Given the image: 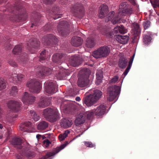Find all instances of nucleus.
Segmentation results:
<instances>
[{
	"label": "nucleus",
	"mask_w": 159,
	"mask_h": 159,
	"mask_svg": "<svg viewBox=\"0 0 159 159\" xmlns=\"http://www.w3.org/2000/svg\"><path fill=\"white\" fill-rule=\"evenodd\" d=\"M91 73L90 70L87 68H83L80 70V76L77 82L79 87L83 88L86 87L89 85L90 80L89 78Z\"/></svg>",
	"instance_id": "obj_1"
},
{
	"label": "nucleus",
	"mask_w": 159,
	"mask_h": 159,
	"mask_svg": "<svg viewBox=\"0 0 159 159\" xmlns=\"http://www.w3.org/2000/svg\"><path fill=\"white\" fill-rule=\"evenodd\" d=\"M43 115L46 120L51 123L56 121L59 118L58 112L50 107L44 109L43 112Z\"/></svg>",
	"instance_id": "obj_2"
},
{
	"label": "nucleus",
	"mask_w": 159,
	"mask_h": 159,
	"mask_svg": "<svg viewBox=\"0 0 159 159\" xmlns=\"http://www.w3.org/2000/svg\"><path fill=\"white\" fill-rule=\"evenodd\" d=\"M110 52V48L107 46L98 48L92 52V56L96 59L105 58L108 56Z\"/></svg>",
	"instance_id": "obj_3"
},
{
	"label": "nucleus",
	"mask_w": 159,
	"mask_h": 159,
	"mask_svg": "<svg viewBox=\"0 0 159 159\" xmlns=\"http://www.w3.org/2000/svg\"><path fill=\"white\" fill-rule=\"evenodd\" d=\"M26 85L29 91L34 93H39L42 89L41 83L36 79H31L28 81Z\"/></svg>",
	"instance_id": "obj_4"
},
{
	"label": "nucleus",
	"mask_w": 159,
	"mask_h": 159,
	"mask_svg": "<svg viewBox=\"0 0 159 159\" xmlns=\"http://www.w3.org/2000/svg\"><path fill=\"white\" fill-rule=\"evenodd\" d=\"M120 90L119 86L115 85L109 87L107 90V100L110 101L114 100L119 94Z\"/></svg>",
	"instance_id": "obj_5"
},
{
	"label": "nucleus",
	"mask_w": 159,
	"mask_h": 159,
	"mask_svg": "<svg viewBox=\"0 0 159 159\" xmlns=\"http://www.w3.org/2000/svg\"><path fill=\"white\" fill-rule=\"evenodd\" d=\"M131 38L132 40L139 39L141 30L139 25L137 23L132 24L131 26Z\"/></svg>",
	"instance_id": "obj_6"
},
{
	"label": "nucleus",
	"mask_w": 159,
	"mask_h": 159,
	"mask_svg": "<svg viewBox=\"0 0 159 159\" xmlns=\"http://www.w3.org/2000/svg\"><path fill=\"white\" fill-rule=\"evenodd\" d=\"M68 144V142L66 141L64 144L61 145L59 147H57L53 150L52 152H48L45 156L42 157L41 159H51L49 158L50 157L54 155L63 149Z\"/></svg>",
	"instance_id": "obj_7"
},
{
	"label": "nucleus",
	"mask_w": 159,
	"mask_h": 159,
	"mask_svg": "<svg viewBox=\"0 0 159 159\" xmlns=\"http://www.w3.org/2000/svg\"><path fill=\"white\" fill-rule=\"evenodd\" d=\"M7 107L11 110L14 112H18L20 109V105L17 101L15 100H10L7 103Z\"/></svg>",
	"instance_id": "obj_8"
},
{
	"label": "nucleus",
	"mask_w": 159,
	"mask_h": 159,
	"mask_svg": "<svg viewBox=\"0 0 159 159\" xmlns=\"http://www.w3.org/2000/svg\"><path fill=\"white\" fill-rule=\"evenodd\" d=\"M35 101V97L27 92H25L22 98V101L28 104H32Z\"/></svg>",
	"instance_id": "obj_9"
},
{
	"label": "nucleus",
	"mask_w": 159,
	"mask_h": 159,
	"mask_svg": "<svg viewBox=\"0 0 159 159\" xmlns=\"http://www.w3.org/2000/svg\"><path fill=\"white\" fill-rule=\"evenodd\" d=\"M38 70L37 73V75L39 77L48 75L52 73L51 69L46 67L43 66L38 68Z\"/></svg>",
	"instance_id": "obj_10"
},
{
	"label": "nucleus",
	"mask_w": 159,
	"mask_h": 159,
	"mask_svg": "<svg viewBox=\"0 0 159 159\" xmlns=\"http://www.w3.org/2000/svg\"><path fill=\"white\" fill-rule=\"evenodd\" d=\"M34 127L30 122L28 121L21 124L20 126V130L27 132H31Z\"/></svg>",
	"instance_id": "obj_11"
},
{
	"label": "nucleus",
	"mask_w": 159,
	"mask_h": 159,
	"mask_svg": "<svg viewBox=\"0 0 159 159\" xmlns=\"http://www.w3.org/2000/svg\"><path fill=\"white\" fill-rule=\"evenodd\" d=\"M129 5L126 2L121 3L119 6V14L122 16L125 15L129 11Z\"/></svg>",
	"instance_id": "obj_12"
},
{
	"label": "nucleus",
	"mask_w": 159,
	"mask_h": 159,
	"mask_svg": "<svg viewBox=\"0 0 159 159\" xmlns=\"http://www.w3.org/2000/svg\"><path fill=\"white\" fill-rule=\"evenodd\" d=\"M56 86L55 83L52 82H47L45 86L46 92L49 94L55 93Z\"/></svg>",
	"instance_id": "obj_13"
},
{
	"label": "nucleus",
	"mask_w": 159,
	"mask_h": 159,
	"mask_svg": "<svg viewBox=\"0 0 159 159\" xmlns=\"http://www.w3.org/2000/svg\"><path fill=\"white\" fill-rule=\"evenodd\" d=\"M81 61L82 59L80 57L73 56L71 57L69 63L71 66L75 67L79 66L81 63Z\"/></svg>",
	"instance_id": "obj_14"
},
{
	"label": "nucleus",
	"mask_w": 159,
	"mask_h": 159,
	"mask_svg": "<svg viewBox=\"0 0 159 159\" xmlns=\"http://www.w3.org/2000/svg\"><path fill=\"white\" fill-rule=\"evenodd\" d=\"M91 94L86 96L83 99V102L87 107H90L96 102Z\"/></svg>",
	"instance_id": "obj_15"
},
{
	"label": "nucleus",
	"mask_w": 159,
	"mask_h": 159,
	"mask_svg": "<svg viewBox=\"0 0 159 159\" xmlns=\"http://www.w3.org/2000/svg\"><path fill=\"white\" fill-rule=\"evenodd\" d=\"M109 12L108 6L104 4L101 5L99 7V17L101 18H103L107 16Z\"/></svg>",
	"instance_id": "obj_16"
},
{
	"label": "nucleus",
	"mask_w": 159,
	"mask_h": 159,
	"mask_svg": "<svg viewBox=\"0 0 159 159\" xmlns=\"http://www.w3.org/2000/svg\"><path fill=\"white\" fill-rule=\"evenodd\" d=\"M118 55L120 57L118 62L119 67L121 69L125 68L128 64L127 59L124 57L123 54L122 53H120Z\"/></svg>",
	"instance_id": "obj_17"
},
{
	"label": "nucleus",
	"mask_w": 159,
	"mask_h": 159,
	"mask_svg": "<svg viewBox=\"0 0 159 159\" xmlns=\"http://www.w3.org/2000/svg\"><path fill=\"white\" fill-rule=\"evenodd\" d=\"M22 140L19 138H14L12 139L11 144L14 146L15 148L20 149L22 148L21 144Z\"/></svg>",
	"instance_id": "obj_18"
},
{
	"label": "nucleus",
	"mask_w": 159,
	"mask_h": 159,
	"mask_svg": "<svg viewBox=\"0 0 159 159\" xmlns=\"http://www.w3.org/2000/svg\"><path fill=\"white\" fill-rule=\"evenodd\" d=\"M72 124V121L71 120L64 118L61 120V125L64 128H67L70 127Z\"/></svg>",
	"instance_id": "obj_19"
},
{
	"label": "nucleus",
	"mask_w": 159,
	"mask_h": 159,
	"mask_svg": "<svg viewBox=\"0 0 159 159\" xmlns=\"http://www.w3.org/2000/svg\"><path fill=\"white\" fill-rule=\"evenodd\" d=\"M85 118L83 113H80L75 121V123L76 126L83 124L85 121Z\"/></svg>",
	"instance_id": "obj_20"
},
{
	"label": "nucleus",
	"mask_w": 159,
	"mask_h": 159,
	"mask_svg": "<svg viewBox=\"0 0 159 159\" xmlns=\"http://www.w3.org/2000/svg\"><path fill=\"white\" fill-rule=\"evenodd\" d=\"M106 108L105 106L104 105H101L95 110V114L97 116H101L105 112Z\"/></svg>",
	"instance_id": "obj_21"
},
{
	"label": "nucleus",
	"mask_w": 159,
	"mask_h": 159,
	"mask_svg": "<svg viewBox=\"0 0 159 159\" xmlns=\"http://www.w3.org/2000/svg\"><path fill=\"white\" fill-rule=\"evenodd\" d=\"M40 42L39 40H29L27 43V46L30 48H38L40 46Z\"/></svg>",
	"instance_id": "obj_22"
},
{
	"label": "nucleus",
	"mask_w": 159,
	"mask_h": 159,
	"mask_svg": "<svg viewBox=\"0 0 159 159\" xmlns=\"http://www.w3.org/2000/svg\"><path fill=\"white\" fill-rule=\"evenodd\" d=\"M58 30L59 33L61 35L66 37L70 33V31L64 27L61 28L60 25L58 27Z\"/></svg>",
	"instance_id": "obj_23"
},
{
	"label": "nucleus",
	"mask_w": 159,
	"mask_h": 159,
	"mask_svg": "<svg viewBox=\"0 0 159 159\" xmlns=\"http://www.w3.org/2000/svg\"><path fill=\"white\" fill-rule=\"evenodd\" d=\"M91 94L92 95L94 99L97 102L101 98L102 93L100 90L96 89L94 90L93 93Z\"/></svg>",
	"instance_id": "obj_24"
},
{
	"label": "nucleus",
	"mask_w": 159,
	"mask_h": 159,
	"mask_svg": "<svg viewBox=\"0 0 159 159\" xmlns=\"http://www.w3.org/2000/svg\"><path fill=\"white\" fill-rule=\"evenodd\" d=\"M69 75V73L67 72V70H64L59 71L57 74L56 76L57 79L61 80L64 79L65 78Z\"/></svg>",
	"instance_id": "obj_25"
},
{
	"label": "nucleus",
	"mask_w": 159,
	"mask_h": 159,
	"mask_svg": "<svg viewBox=\"0 0 159 159\" xmlns=\"http://www.w3.org/2000/svg\"><path fill=\"white\" fill-rule=\"evenodd\" d=\"M48 126V123L46 121H42L40 122L37 126V129L39 130H43Z\"/></svg>",
	"instance_id": "obj_26"
},
{
	"label": "nucleus",
	"mask_w": 159,
	"mask_h": 159,
	"mask_svg": "<svg viewBox=\"0 0 159 159\" xmlns=\"http://www.w3.org/2000/svg\"><path fill=\"white\" fill-rule=\"evenodd\" d=\"M64 54L63 53H57L53 54L52 57V60L53 62H58L63 57Z\"/></svg>",
	"instance_id": "obj_27"
},
{
	"label": "nucleus",
	"mask_w": 159,
	"mask_h": 159,
	"mask_svg": "<svg viewBox=\"0 0 159 159\" xmlns=\"http://www.w3.org/2000/svg\"><path fill=\"white\" fill-rule=\"evenodd\" d=\"M48 100L46 98L41 99L38 103V106L39 107H45L49 105Z\"/></svg>",
	"instance_id": "obj_28"
},
{
	"label": "nucleus",
	"mask_w": 159,
	"mask_h": 159,
	"mask_svg": "<svg viewBox=\"0 0 159 159\" xmlns=\"http://www.w3.org/2000/svg\"><path fill=\"white\" fill-rule=\"evenodd\" d=\"M130 3L133 5L132 7L130 6V14L137 10L139 6L136 0H130Z\"/></svg>",
	"instance_id": "obj_29"
},
{
	"label": "nucleus",
	"mask_w": 159,
	"mask_h": 159,
	"mask_svg": "<svg viewBox=\"0 0 159 159\" xmlns=\"http://www.w3.org/2000/svg\"><path fill=\"white\" fill-rule=\"evenodd\" d=\"M22 154L28 159H31L35 156V153L32 151H26L22 152Z\"/></svg>",
	"instance_id": "obj_30"
},
{
	"label": "nucleus",
	"mask_w": 159,
	"mask_h": 159,
	"mask_svg": "<svg viewBox=\"0 0 159 159\" xmlns=\"http://www.w3.org/2000/svg\"><path fill=\"white\" fill-rule=\"evenodd\" d=\"M95 40H86L85 42V47L88 48H93L96 45Z\"/></svg>",
	"instance_id": "obj_31"
},
{
	"label": "nucleus",
	"mask_w": 159,
	"mask_h": 159,
	"mask_svg": "<svg viewBox=\"0 0 159 159\" xmlns=\"http://www.w3.org/2000/svg\"><path fill=\"white\" fill-rule=\"evenodd\" d=\"M21 46L20 45H16L13 49L12 52L15 55H19L22 51Z\"/></svg>",
	"instance_id": "obj_32"
},
{
	"label": "nucleus",
	"mask_w": 159,
	"mask_h": 159,
	"mask_svg": "<svg viewBox=\"0 0 159 159\" xmlns=\"http://www.w3.org/2000/svg\"><path fill=\"white\" fill-rule=\"evenodd\" d=\"M43 42L46 46H53L58 43V40H43Z\"/></svg>",
	"instance_id": "obj_33"
},
{
	"label": "nucleus",
	"mask_w": 159,
	"mask_h": 159,
	"mask_svg": "<svg viewBox=\"0 0 159 159\" xmlns=\"http://www.w3.org/2000/svg\"><path fill=\"white\" fill-rule=\"evenodd\" d=\"M52 12L54 13V15H56L57 14V17L54 18V19L56 20L61 17V15L58 14V13H60V9L58 7H54L52 8Z\"/></svg>",
	"instance_id": "obj_34"
},
{
	"label": "nucleus",
	"mask_w": 159,
	"mask_h": 159,
	"mask_svg": "<svg viewBox=\"0 0 159 159\" xmlns=\"http://www.w3.org/2000/svg\"><path fill=\"white\" fill-rule=\"evenodd\" d=\"M30 114L32 118L35 121H37L39 120L40 118V117L36 112L34 110H31L30 111Z\"/></svg>",
	"instance_id": "obj_35"
},
{
	"label": "nucleus",
	"mask_w": 159,
	"mask_h": 159,
	"mask_svg": "<svg viewBox=\"0 0 159 159\" xmlns=\"http://www.w3.org/2000/svg\"><path fill=\"white\" fill-rule=\"evenodd\" d=\"M83 114L85 119H91L93 118L94 113L93 111H87Z\"/></svg>",
	"instance_id": "obj_36"
},
{
	"label": "nucleus",
	"mask_w": 159,
	"mask_h": 159,
	"mask_svg": "<svg viewBox=\"0 0 159 159\" xmlns=\"http://www.w3.org/2000/svg\"><path fill=\"white\" fill-rule=\"evenodd\" d=\"M70 43L73 46L78 47L82 45L83 40H71Z\"/></svg>",
	"instance_id": "obj_37"
},
{
	"label": "nucleus",
	"mask_w": 159,
	"mask_h": 159,
	"mask_svg": "<svg viewBox=\"0 0 159 159\" xmlns=\"http://www.w3.org/2000/svg\"><path fill=\"white\" fill-rule=\"evenodd\" d=\"M120 16H122L120 14H119L118 13V15H116V16L113 18L111 21V22L113 24H115L117 23H120Z\"/></svg>",
	"instance_id": "obj_38"
},
{
	"label": "nucleus",
	"mask_w": 159,
	"mask_h": 159,
	"mask_svg": "<svg viewBox=\"0 0 159 159\" xmlns=\"http://www.w3.org/2000/svg\"><path fill=\"white\" fill-rule=\"evenodd\" d=\"M18 92L17 87L16 86H14L11 87L10 94L11 95L15 96L17 94Z\"/></svg>",
	"instance_id": "obj_39"
},
{
	"label": "nucleus",
	"mask_w": 159,
	"mask_h": 159,
	"mask_svg": "<svg viewBox=\"0 0 159 159\" xmlns=\"http://www.w3.org/2000/svg\"><path fill=\"white\" fill-rule=\"evenodd\" d=\"M116 40H124L125 39H126V40H128V37L127 35H116L114 36Z\"/></svg>",
	"instance_id": "obj_40"
},
{
	"label": "nucleus",
	"mask_w": 159,
	"mask_h": 159,
	"mask_svg": "<svg viewBox=\"0 0 159 159\" xmlns=\"http://www.w3.org/2000/svg\"><path fill=\"white\" fill-rule=\"evenodd\" d=\"M6 87V84L4 80L0 78V91L5 89Z\"/></svg>",
	"instance_id": "obj_41"
},
{
	"label": "nucleus",
	"mask_w": 159,
	"mask_h": 159,
	"mask_svg": "<svg viewBox=\"0 0 159 159\" xmlns=\"http://www.w3.org/2000/svg\"><path fill=\"white\" fill-rule=\"evenodd\" d=\"M150 2L154 8L157 7H159V0H151Z\"/></svg>",
	"instance_id": "obj_42"
},
{
	"label": "nucleus",
	"mask_w": 159,
	"mask_h": 159,
	"mask_svg": "<svg viewBox=\"0 0 159 159\" xmlns=\"http://www.w3.org/2000/svg\"><path fill=\"white\" fill-rule=\"evenodd\" d=\"M44 39L46 40H55L57 38L52 34H48L44 36Z\"/></svg>",
	"instance_id": "obj_43"
},
{
	"label": "nucleus",
	"mask_w": 159,
	"mask_h": 159,
	"mask_svg": "<svg viewBox=\"0 0 159 159\" xmlns=\"http://www.w3.org/2000/svg\"><path fill=\"white\" fill-rule=\"evenodd\" d=\"M97 80L96 83L97 84H99L102 81V75H100L98 73L96 74Z\"/></svg>",
	"instance_id": "obj_44"
},
{
	"label": "nucleus",
	"mask_w": 159,
	"mask_h": 159,
	"mask_svg": "<svg viewBox=\"0 0 159 159\" xmlns=\"http://www.w3.org/2000/svg\"><path fill=\"white\" fill-rule=\"evenodd\" d=\"M8 62L11 66L13 67H16L18 66L16 63L12 59L9 60Z\"/></svg>",
	"instance_id": "obj_45"
},
{
	"label": "nucleus",
	"mask_w": 159,
	"mask_h": 159,
	"mask_svg": "<svg viewBox=\"0 0 159 159\" xmlns=\"http://www.w3.org/2000/svg\"><path fill=\"white\" fill-rule=\"evenodd\" d=\"M118 76L117 75H115L114 76L111 80H110L109 82L110 83L115 84L118 81Z\"/></svg>",
	"instance_id": "obj_46"
},
{
	"label": "nucleus",
	"mask_w": 159,
	"mask_h": 159,
	"mask_svg": "<svg viewBox=\"0 0 159 159\" xmlns=\"http://www.w3.org/2000/svg\"><path fill=\"white\" fill-rule=\"evenodd\" d=\"M119 32L121 34H124L126 32V30L124 28V27L122 25L119 26Z\"/></svg>",
	"instance_id": "obj_47"
},
{
	"label": "nucleus",
	"mask_w": 159,
	"mask_h": 159,
	"mask_svg": "<svg viewBox=\"0 0 159 159\" xmlns=\"http://www.w3.org/2000/svg\"><path fill=\"white\" fill-rule=\"evenodd\" d=\"M24 75L22 74H17V81H21L24 77Z\"/></svg>",
	"instance_id": "obj_48"
},
{
	"label": "nucleus",
	"mask_w": 159,
	"mask_h": 159,
	"mask_svg": "<svg viewBox=\"0 0 159 159\" xmlns=\"http://www.w3.org/2000/svg\"><path fill=\"white\" fill-rule=\"evenodd\" d=\"M144 28L145 29H148L150 26V22L149 21H147L143 23Z\"/></svg>",
	"instance_id": "obj_49"
},
{
	"label": "nucleus",
	"mask_w": 159,
	"mask_h": 159,
	"mask_svg": "<svg viewBox=\"0 0 159 159\" xmlns=\"http://www.w3.org/2000/svg\"><path fill=\"white\" fill-rule=\"evenodd\" d=\"M129 70V62H128V66L126 68L124 72L123 75H122V77H124L127 74Z\"/></svg>",
	"instance_id": "obj_50"
},
{
	"label": "nucleus",
	"mask_w": 159,
	"mask_h": 159,
	"mask_svg": "<svg viewBox=\"0 0 159 159\" xmlns=\"http://www.w3.org/2000/svg\"><path fill=\"white\" fill-rule=\"evenodd\" d=\"M11 78L13 81L16 82L17 81V74L16 73L12 74Z\"/></svg>",
	"instance_id": "obj_51"
},
{
	"label": "nucleus",
	"mask_w": 159,
	"mask_h": 159,
	"mask_svg": "<svg viewBox=\"0 0 159 159\" xmlns=\"http://www.w3.org/2000/svg\"><path fill=\"white\" fill-rule=\"evenodd\" d=\"M115 12L114 11H112L110 12L108 14V20L107 21L110 20L113 17L115 14Z\"/></svg>",
	"instance_id": "obj_52"
},
{
	"label": "nucleus",
	"mask_w": 159,
	"mask_h": 159,
	"mask_svg": "<svg viewBox=\"0 0 159 159\" xmlns=\"http://www.w3.org/2000/svg\"><path fill=\"white\" fill-rule=\"evenodd\" d=\"M77 6L79 7V8H77V10L80 12H81L84 9V7L81 4H79Z\"/></svg>",
	"instance_id": "obj_53"
},
{
	"label": "nucleus",
	"mask_w": 159,
	"mask_h": 159,
	"mask_svg": "<svg viewBox=\"0 0 159 159\" xmlns=\"http://www.w3.org/2000/svg\"><path fill=\"white\" fill-rule=\"evenodd\" d=\"M43 2L46 4H51L55 0H43Z\"/></svg>",
	"instance_id": "obj_54"
},
{
	"label": "nucleus",
	"mask_w": 159,
	"mask_h": 159,
	"mask_svg": "<svg viewBox=\"0 0 159 159\" xmlns=\"http://www.w3.org/2000/svg\"><path fill=\"white\" fill-rule=\"evenodd\" d=\"M43 143L44 144H45L46 147H48L49 146V144L51 143L48 139L46 140H44Z\"/></svg>",
	"instance_id": "obj_55"
},
{
	"label": "nucleus",
	"mask_w": 159,
	"mask_h": 159,
	"mask_svg": "<svg viewBox=\"0 0 159 159\" xmlns=\"http://www.w3.org/2000/svg\"><path fill=\"white\" fill-rule=\"evenodd\" d=\"M58 138L61 141L64 140L66 137L63 134H60Z\"/></svg>",
	"instance_id": "obj_56"
},
{
	"label": "nucleus",
	"mask_w": 159,
	"mask_h": 159,
	"mask_svg": "<svg viewBox=\"0 0 159 159\" xmlns=\"http://www.w3.org/2000/svg\"><path fill=\"white\" fill-rule=\"evenodd\" d=\"M135 53H134L131 58L130 59V68L132 64L135 56Z\"/></svg>",
	"instance_id": "obj_57"
},
{
	"label": "nucleus",
	"mask_w": 159,
	"mask_h": 159,
	"mask_svg": "<svg viewBox=\"0 0 159 159\" xmlns=\"http://www.w3.org/2000/svg\"><path fill=\"white\" fill-rule=\"evenodd\" d=\"M45 59L46 56L40 54L39 56V61H41L45 60Z\"/></svg>",
	"instance_id": "obj_58"
},
{
	"label": "nucleus",
	"mask_w": 159,
	"mask_h": 159,
	"mask_svg": "<svg viewBox=\"0 0 159 159\" xmlns=\"http://www.w3.org/2000/svg\"><path fill=\"white\" fill-rule=\"evenodd\" d=\"M119 26H117L114 29V32L116 34L118 33L119 30Z\"/></svg>",
	"instance_id": "obj_59"
},
{
	"label": "nucleus",
	"mask_w": 159,
	"mask_h": 159,
	"mask_svg": "<svg viewBox=\"0 0 159 159\" xmlns=\"http://www.w3.org/2000/svg\"><path fill=\"white\" fill-rule=\"evenodd\" d=\"M152 38L151 35H146L144 37V40H151Z\"/></svg>",
	"instance_id": "obj_60"
},
{
	"label": "nucleus",
	"mask_w": 159,
	"mask_h": 159,
	"mask_svg": "<svg viewBox=\"0 0 159 159\" xmlns=\"http://www.w3.org/2000/svg\"><path fill=\"white\" fill-rule=\"evenodd\" d=\"M23 154H20V155L16 154V156L17 157V159H24Z\"/></svg>",
	"instance_id": "obj_61"
},
{
	"label": "nucleus",
	"mask_w": 159,
	"mask_h": 159,
	"mask_svg": "<svg viewBox=\"0 0 159 159\" xmlns=\"http://www.w3.org/2000/svg\"><path fill=\"white\" fill-rule=\"evenodd\" d=\"M96 37V36L94 33H93L90 36V40H92L93 39H95Z\"/></svg>",
	"instance_id": "obj_62"
},
{
	"label": "nucleus",
	"mask_w": 159,
	"mask_h": 159,
	"mask_svg": "<svg viewBox=\"0 0 159 159\" xmlns=\"http://www.w3.org/2000/svg\"><path fill=\"white\" fill-rule=\"evenodd\" d=\"M12 47V45L10 43H8V44L6 46V49L8 50L11 49Z\"/></svg>",
	"instance_id": "obj_63"
},
{
	"label": "nucleus",
	"mask_w": 159,
	"mask_h": 159,
	"mask_svg": "<svg viewBox=\"0 0 159 159\" xmlns=\"http://www.w3.org/2000/svg\"><path fill=\"white\" fill-rule=\"evenodd\" d=\"M151 40H143V43L144 44L148 45L151 42Z\"/></svg>",
	"instance_id": "obj_64"
}]
</instances>
